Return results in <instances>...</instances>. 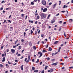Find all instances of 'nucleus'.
<instances>
[{
    "label": "nucleus",
    "mask_w": 73,
    "mask_h": 73,
    "mask_svg": "<svg viewBox=\"0 0 73 73\" xmlns=\"http://www.w3.org/2000/svg\"><path fill=\"white\" fill-rule=\"evenodd\" d=\"M19 45H20V43H18V44H17L16 45V46H17Z\"/></svg>",
    "instance_id": "cd10ccee"
},
{
    "label": "nucleus",
    "mask_w": 73,
    "mask_h": 73,
    "mask_svg": "<svg viewBox=\"0 0 73 73\" xmlns=\"http://www.w3.org/2000/svg\"><path fill=\"white\" fill-rule=\"evenodd\" d=\"M58 42V41H56L55 42V44H57Z\"/></svg>",
    "instance_id": "5701e85b"
},
{
    "label": "nucleus",
    "mask_w": 73,
    "mask_h": 73,
    "mask_svg": "<svg viewBox=\"0 0 73 73\" xmlns=\"http://www.w3.org/2000/svg\"><path fill=\"white\" fill-rule=\"evenodd\" d=\"M50 70V72H53V69H51Z\"/></svg>",
    "instance_id": "58836bf2"
},
{
    "label": "nucleus",
    "mask_w": 73,
    "mask_h": 73,
    "mask_svg": "<svg viewBox=\"0 0 73 73\" xmlns=\"http://www.w3.org/2000/svg\"><path fill=\"white\" fill-rule=\"evenodd\" d=\"M3 46H2L1 47V49H3Z\"/></svg>",
    "instance_id": "0e129e2a"
},
{
    "label": "nucleus",
    "mask_w": 73,
    "mask_h": 73,
    "mask_svg": "<svg viewBox=\"0 0 73 73\" xmlns=\"http://www.w3.org/2000/svg\"><path fill=\"white\" fill-rule=\"evenodd\" d=\"M47 11V9L45 8L43 9V12H46Z\"/></svg>",
    "instance_id": "39448f33"
},
{
    "label": "nucleus",
    "mask_w": 73,
    "mask_h": 73,
    "mask_svg": "<svg viewBox=\"0 0 73 73\" xmlns=\"http://www.w3.org/2000/svg\"><path fill=\"white\" fill-rule=\"evenodd\" d=\"M4 1H3L1 2V3H4Z\"/></svg>",
    "instance_id": "69168bd1"
},
{
    "label": "nucleus",
    "mask_w": 73,
    "mask_h": 73,
    "mask_svg": "<svg viewBox=\"0 0 73 73\" xmlns=\"http://www.w3.org/2000/svg\"><path fill=\"white\" fill-rule=\"evenodd\" d=\"M38 70H36L34 71V72H35V73H36L37 72H38Z\"/></svg>",
    "instance_id": "4468645a"
},
{
    "label": "nucleus",
    "mask_w": 73,
    "mask_h": 73,
    "mask_svg": "<svg viewBox=\"0 0 73 73\" xmlns=\"http://www.w3.org/2000/svg\"><path fill=\"white\" fill-rule=\"evenodd\" d=\"M66 7V5H64V7H63V8H65Z\"/></svg>",
    "instance_id": "a19ab883"
},
{
    "label": "nucleus",
    "mask_w": 73,
    "mask_h": 73,
    "mask_svg": "<svg viewBox=\"0 0 73 73\" xmlns=\"http://www.w3.org/2000/svg\"><path fill=\"white\" fill-rule=\"evenodd\" d=\"M40 54V56H39L38 57L39 58H40V57L41 56H42V53L41 52H38V54Z\"/></svg>",
    "instance_id": "7ed1b4c3"
},
{
    "label": "nucleus",
    "mask_w": 73,
    "mask_h": 73,
    "mask_svg": "<svg viewBox=\"0 0 73 73\" xmlns=\"http://www.w3.org/2000/svg\"><path fill=\"white\" fill-rule=\"evenodd\" d=\"M21 49V46H19V48H18L19 50H20V49Z\"/></svg>",
    "instance_id": "dca6fc26"
},
{
    "label": "nucleus",
    "mask_w": 73,
    "mask_h": 73,
    "mask_svg": "<svg viewBox=\"0 0 73 73\" xmlns=\"http://www.w3.org/2000/svg\"><path fill=\"white\" fill-rule=\"evenodd\" d=\"M40 16L41 17L42 19H45V17H46V14H44L43 13H42L40 15Z\"/></svg>",
    "instance_id": "f257e3e1"
},
{
    "label": "nucleus",
    "mask_w": 73,
    "mask_h": 73,
    "mask_svg": "<svg viewBox=\"0 0 73 73\" xmlns=\"http://www.w3.org/2000/svg\"><path fill=\"white\" fill-rule=\"evenodd\" d=\"M16 47V46H13V48H15Z\"/></svg>",
    "instance_id": "ea45409f"
},
{
    "label": "nucleus",
    "mask_w": 73,
    "mask_h": 73,
    "mask_svg": "<svg viewBox=\"0 0 73 73\" xmlns=\"http://www.w3.org/2000/svg\"><path fill=\"white\" fill-rule=\"evenodd\" d=\"M42 4L44 5H46V1L44 0L42 1Z\"/></svg>",
    "instance_id": "f03ea898"
},
{
    "label": "nucleus",
    "mask_w": 73,
    "mask_h": 73,
    "mask_svg": "<svg viewBox=\"0 0 73 73\" xmlns=\"http://www.w3.org/2000/svg\"><path fill=\"white\" fill-rule=\"evenodd\" d=\"M18 41H19V40H17L16 41H15V44H17V42H18Z\"/></svg>",
    "instance_id": "a211bd4d"
},
{
    "label": "nucleus",
    "mask_w": 73,
    "mask_h": 73,
    "mask_svg": "<svg viewBox=\"0 0 73 73\" xmlns=\"http://www.w3.org/2000/svg\"><path fill=\"white\" fill-rule=\"evenodd\" d=\"M54 7H55V4H54V6H52V8L53 9L54 8Z\"/></svg>",
    "instance_id": "473e14b6"
},
{
    "label": "nucleus",
    "mask_w": 73,
    "mask_h": 73,
    "mask_svg": "<svg viewBox=\"0 0 73 73\" xmlns=\"http://www.w3.org/2000/svg\"><path fill=\"white\" fill-rule=\"evenodd\" d=\"M29 61H30V60H29V59H28L27 60H26V62L27 63H28L29 62Z\"/></svg>",
    "instance_id": "ddd939ff"
},
{
    "label": "nucleus",
    "mask_w": 73,
    "mask_h": 73,
    "mask_svg": "<svg viewBox=\"0 0 73 73\" xmlns=\"http://www.w3.org/2000/svg\"><path fill=\"white\" fill-rule=\"evenodd\" d=\"M43 52H46V51H45V50H43Z\"/></svg>",
    "instance_id": "e433bc0d"
},
{
    "label": "nucleus",
    "mask_w": 73,
    "mask_h": 73,
    "mask_svg": "<svg viewBox=\"0 0 73 73\" xmlns=\"http://www.w3.org/2000/svg\"><path fill=\"white\" fill-rule=\"evenodd\" d=\"M62 65H64V64L63 63H60V64L62 65Z\"/></svg>",
    "instance_id": "bf43d9fd"
},
{
    "label": "nucleus",
    "mask_w": 73,
    "mask_h": 73,
    "mask_svg": "<svg viewBox=\"0 0 73 73\" xmlns=\"http://www.w3.org/2000/svg\"><path fill=\"white\" fill-rule=\"evenodd\" d=\"M29 23H33V21L29 20Z\"/></svg>",
    "instance_id": "9d476101"
},
{
    "label": "nucleus",
    "mask_w": 73,
    "mask_h": 73,
    "mask_svg": "<svg viewBox=\"0 0 73 73\" xmlns=\"http://www.w3.org/2000/svg\"><path fill=\"white\" fill-rule=\"evenodd\" d=\"M5 54H2V57H4L5 56Z\"/></svg>",
    "instance_id": "3c124183"
},
{
    "label": "nucleus",
    "mask_w": 73,
    "mask_h": 73,
    "mask_svg": "<svg viewBox=\"0 0 73 73\" xmlns=\"http://www.w3.org/2000/svg\"><path fill=\"white\" fill-rule=\"evenodd\" d=\"M21 69L22 70H23V65H22L21 66Z\"/></svg>",
    "instance_id": "6e6552de"
},
{
    "label": "nucleus",
    "mask_w": 73,
    "mask_h": 73,
    "mask_svg": "<svg viewBox=\"0 0 73 73\" xmlns=\"http://www.w3.org/2000/svg\"><path fill=\"white\" fill-rule=\"evenodd\" d=\"M61 30V28H60L59 29V31H60Z\"/></svg>",
    "instance_id": "603ef678"
},
{
    "label": "nucleus",
    "mask_w": 73,
    "mask_h": 73,
    "mask_svg": "<svg viewBox=\"0 0 73 73\" xmlns=\"http://www.w3.org/2000/svg\"><path fill=\"white\" fill-rule=\"evenodd\" d=\"M11 51L13 53H14L15 52V50L14 49H12L11 50Z\"/></svg>",
    "instance_id": "20e7f679"
},
{
    "label": "nucleus",
    "mask_w": 73,
    "mask_h": 73,
    "mask_svg": "<svg viewBox=\"0 0 73 73\" xmlns=\"http://www.w3.org/2000/svg\"><path fill=\"white\" fill-rule=\"evenodd\" d=\"M64 58H68V56H65L64 57Z\"/></svg>",
    "instance_id": "4c0bfd02"
},
{
    "label": "nucleus",
    "mask_w": 73,
    "mask_h": 73,
    "mask_svg": "<svg viewBox=\"0 0 73 73\" xmlns=\"http://www.w3.org/2000/svg\"><path fill=\"white\" fill-rule=\"evenodd\" d=\"M10 9V7H9L7 8L6 9V10H7L8 9Z\"/></svg>",
    "instance_id": "5fc2aeb1"
},
{
    "label": "nucleus",
    "mask_w": 73,
    "mask_h": 73,
    "mask_svg": "<svg viewBox=\"0 0 73 73\" xmlns=\"http://www.w3.org/2000/svg\"><path fill=\"white\" fill-rule=\"evenodd\" d=\"M21 41L22 42H24V40L23 39H22L21 40Z\"/></svg>",
    "instance_id": "f704fd0d"
},
{
    "label": "nucleus",
    "mask_w": 73,
    "mask_h": 73,
    "mask_svg": "<svg viewBox=\"0 0 73 73\" xmlns=\"http://www.w3.org/2000/svg\"><path fill=\"white\" fill-rule=\"evenodd\" d=\"M61 47H59V48L58 49V52H60V50L61 49Z\"/></svg>",
    "instance_id": "aec40b11"
},
{
    "label": "nucleus",
    "mask_w": 73,
    "mask_h": 73,
    "mask_svg": "<svg viewBox=\"0 0 73 73\" xmlns=\"http://www.w3.org/2000/svg\"><path fill=\"white\" fill-rule=\"evenodd\" d=\"M54 60V59H52V61H54V60Z\"/></svg>",
    "instance_id": "774afa93"
},
{
    "label": "nucleus",
    "mask_w": 73,
    "mask_h": 73,
    "mask_svg": "<svg viewBox=\"0 0 73 73\" xmlns=\"http://www.w3.org/2000/svg\"><path fill=\"white\" fill-rule=\"evenodd\" d=\"M33 48L34 50L36 49V46H33Z\"/></svg>",
    "instance_id": "1a4fd4ad"
},
{
    "label": "nucleus",
    "mask_w": 73,
    "mask_h": 73,
    "mask_svg": "<svg viewBox=\"0 0 73 73\" xmlns=\"http://www.w3.org/2000/svg\"><path fill=\"white\" fill-rule=\"evenodd\" d=\"M29 45H30V46H32V43L30 42L29 43Z\"/></svg>",
    "instance_id": "a878e982"
},
{
    "label": "nucleus",
    "mask_w": 73,
    "mask_h": 73,
    "mask_svg": "<svg viewBox=\"0 0 73 73\" xmlns=\"http://www.w3.org/2000/svg\"><path fill=\"white\" fill-rule=\"evenodd\" d=\"M6 66H7V67H9V65H8L7 64H6Z\"/></svg>",
    "instance_id": "6e6d98bb"
},
{
    "label": "nucleus",
    "mask_w": 73,
    "mask_h": 73,
    "mask_svg": "<svg viewBox=\"0 0 73 73\" xmlns=\"http://www.w3.org/2000/svg\"><path fill=\"white\" fill-rule=\"evenodd\" d=\"M61 12H62V13H65V11H61Z\"/></svg>",
    "instance_id": "8fccbe9b"
},
{
    "label": "nucleus",
    "mask_w": 73,
    "mask_h": 73,
    "mask_svg": "<svg viewBox=\"0 0 73 73\" xmlns=\"http://www.w3.org/2000/svg\"><path fill=\"white\" fill-rule=\"evenodd\" d=\"M59 23H60V24H62V21H60L59 22Z\"/></svg>",
    "instance_id": "49530a36"
},
{
    "label": "nucleus",
    "mask_w": 73,
    "mask_h": 73,
    "mask_svg": "<svg viewBox=\"0 0 73 73\" xmlns=\"http://www.w3.org/2000/svg\"><path fill=\"white\" fill-rule=\"evenodd\" d=\"M27 58H26L25 60V62H26V61H27Z\"/></svg>",
    "instance_id": "79ce46f5"
},
{
    "label": "nucleus",
    "mask_w": 73,
    "mask_h": 73,
    "mask_svg": "<svg viewBox=\"0 0 73 73\" xmlns=\"http://www.w3.org/2000/svg\"><path fill=\"white\" fill-rule=\"evenodd\" d=\"M52 2H50L49 3L48 5H52Z\"/></svg>",
    "instance_id": "4be33fe9"
},
{
    "label": "nucleus",
    "mask_w": 73,
    "mask_h": 73,
    "mask_svg": "<svg viewBox=\"0 0 73 73\" xmlns=\"http://www.w3.org/2000/svg\"><path fill=\"white\" fill-rule=\"evenodd\" d=\"M28 60H30V61H31V58H30V56L29 55L28 56Z\"/></svg>",
    "instance_id": "f8f14e48"
},
{
    "label": "nucleus",
    "mask_w": 73,
    "mask_h": 73,
    "mask_svg": "<svg viewBox=\"0 0 73 73\" xmlns=\"http://www.w3.org/2000/svg\"><path fill=\"white\" fill-rule=\"evenodd\" d=\"M48 49L49 51H51L52 50V49L50 47H49Z\"/></svg>",
    "instance_id": "9b49d317"
},
{
    "label": "nucleus",
    "mask_w": 73,
    "mask_h": 73,
    "mask_svg": "<svg viewBox=\"0 0 73 73\" xmlns=\"http://www.w3.org/2000/svg\"><path fill=\"white\" fill-rule=\"evenodd\" d=\"M47 68H48V66H46L44 68L45 70H46V69H47Z\"/></svg>",
    "instance_id": "72a5a7b5"
},
{
    "label": "nucleus",
    "mask_w": 73,
    "mask_h": 73,
    "mask_svg": "<svg viewBox=\"0 0 73 73\" xmlns=\"http://www.w3.org/2000/svg\"><path fill=\"white\" fill-rule=\"evenodd\" d=\"M7 52H9V50L8 49H7Z\"/></svg>",
    "instance_id": "4d7b16f0"
},
{
    "label": "nucleus",
    "mask_w": 73,
    "mask_h": 73,
    "mask_svg": "<svg viewBox=\"0 0 73 73\" xmlns=\"http://www.w3.org/2000/svg\"><path fill=\"white\" fill-rule=\"evenodd\" d=\"M39 62V59H37V61H36L35 62L36 63H38Z\"/></svg>",
    "instance_id": "412c9836"
},
{
    "label": "nucleus",
    "mask_w": 73,
    "mask_h": 73,
    "mask_svg": "<svg viewBox=\"0 0 73 73\" xmlns=\"http://www.w3.org/2000/svg\"><path fill=\"white\" fill-rule=\"evenodd\" d=\"M44 35H43V34L41 35V37H44Z\"/></svg>",
    "instance_id": "de8ad7c7"
},
{
    "label": "nucleus",
    "mask_w": 73,
    "mask_h": 73,
    "mask_svg": "<svg viewBox=\"0 0 73 73\" xmlns=\"http://www.w3.org/2000/svg\"><path fill=\"white\" fill-rule=\"evenodd\" d=\"M5 61V57H3V60H2V62H3L4 61Z\"/></svg>",
    "instance_id": "423d86ee"
},
{
    "label": "nucleus",
    "mask_w": 73,
    "mask_h": 73,
    "mask_svg": "<svg viewBox=\"0 0 73 73\" xmlns=\"http://www.w3.org/2000/svg\"><path fill=\"white\" fill-rule=\"evenodd\" d=\"M0 67H1V68H3V65L1 64H0Z\"/></svg>",
    "instance_id": "f3484780"
},
{
    "label": "nucleus",
    "mask_w": 73,
    "mask_h": 73,
    "mask_svg": "<svg viewBox=\"0 0 73 73\" xmlns=\"http://www.w3.org/2000/svg\"><path fill=\"white\" fill-rule=\"evenodd\" d=\"M69 69H73V66L70 67H69Z\"/></svg>",
    "instance_id": "c756f323"
},
{
    "label": "nucleus",
    "mask_w": 73,
    "mask_h": 73,
    "mask_svg": "<svg viewBox=\"0 0 73 73\" xmlns=\"http://www.w3.org/2000/svg\"><path fill=\"white\" fill-rule=\"evenodd\" d=\"M25 35H26V33L25 32H24V36H25Z\"/></svg>",
    "instance_id": "7c9ffc66"
},
{
    "label": "nucleus",
    "mask_w": 73,
    "mask_h": 73,
    "mask_svg": "<svg viewBox=\"0 0 73 73\" xmlns=\"http://www.w3.org/2000/svg\"><path fill=\"white\" fill-rule=\"evenodd\" d=\"M51 65H52V66H55V63H54L52 64H51Z\"/></svg>",
    "instance_id": "393cba45"
},
{
    "label": "nucleus",
    "mask_w": 73,
    "mask_h": 73,
    "mask_svg": "<svg viewBox=\"0 0 73 73\" xmlns=\"http://www.w3.org/2000/svg\"><path fill=\"white\" fill-rule=\"evenodd\" d=\"M32 62H34L35 61V59H33V60H32Z\"/></svg>",
    "instance_id": "c03bdc74"
},
{
    "label": "nucleus",
    "mask_w": 73,
    "mask_h": 73,
    "mask_svg": "<svg viewBox=\"0 0 73 73\" xmlns=\"http://www.w3.org/2000/svg\"><path fill=\"white\" fill-rule=\"evenodd\" d=\"M15 62H18V61H17V60H15Z\"/></svg>",
    "instance_id": "13d9d810"
},
{
    "label": "nucleus",
    "mask_w": 73,
    "mask_h": 73,
    "mask_svg": "<svg viewBox=\"0 0 73 73\" xmlns=\"http://www.w3.org/2000/svg\"><path fill=\"white\" fill-rule=\"evenodd\" d=\"M59 15V13H58L57 14H56V16H58Z\"/></svg>",
    "instance_id": "864d4df0"
},
{
    "label": "nucleus",
    "mask_w": 73,
    "mask_h": 73,
    "mask_svg": "<svg viewBox=\"0 0 73 73\" xmlns=\"http://www.w3.org/2000/svg\"><path fill=\"white\" fill-rule=\"evenodd\" d=\"M35 27H33V31H35Z\"/></svg>",
    "instance_id": "e2e57ef3"
},
{
    "label": "nucleus",
    "mask_w": 73,
    "mask_h": 73,
    "mask_svg": "<svg viewBox=\"0 0 73 73\" xmlns=\"http://www.w3.org/2000/svg\"><path fill=\"white\" fill-rule=\"evenodd\" d=\"M38 22L37 21H36L35 23V24H37Z\"/></svg>",
    "instance_id": "338daca9"
},
{
    "label": "nucleus",
    "mask_w": 73,
    "mask_h": 73,
    "mask_svg": "<svg viewBox=\"0 0 73 73\" xmlns=\"http://www.w3.org/2000/svg\"><path fill=\"white\" fill-rule=\"evenodd\" d=\"M37 19H39L40 18V16H37Z\"/></svg>",
    "instance_id": "bb28decb"
},
{
    "label": "nucleus",
    "mask_w": 73,
    "mask_h": 73,
    "mask_svg": "<svg viewBox=\"0 0 73 73\" xmlns=\"http://www.w3.org/2000/svg\"><path fill=\"white\" fill-rule=\"evenodd\" d=\"M8 21L9 22H10V23H11V21H10V20H8Z\"/></svg>",
    "instance_id": "052dcab7"
},
{
    "label": "nucleus",
    "mask_w": 73,
    "mask_h": 73,
    "mask_svg": "<svg viewBox=\"0 0 73 73\" xmlns=\"http://www.w3.org/2000/svg\"><path fill=\"white\" fill-rule=\"evenodd\" d=\"M31 4L32 5H34V3H33V2H31Z\"/></svg>",
    "instance_id": "c9c22d12"
},
{
    "label": "nucleus",
    "mask_w": 73,
    "mask_h": 73,
    "mask_svg": "<svg viewBox=\"0 0 73 73\" xmlns=\"http://www.w3.org/2000/svg\"><path fill=\"white\" fill-rule=\"evenodd\" d=\"M58 62H56V63H55V65H57V64H58Z\"/></svg>",
    "instance_id": "37998d69"
},
{
    "label": "nucleus",
    "mask_w": 73,
    "mask_h": 73,
    "mask_svg": "<svg viewBox=\"0 0 73 73\" xmlns=\"http://www.w3.org/2000/svg\"><path fill=\"white\" fill-rule=\"evenodd\" d=\"M55 21L54 19H53V20L51 21L52 24H53V23H54Z\"/></svg>",
    "instance_id": "0eeeda50"
},
{
    "label": "nucleus",
    "mask_w": 73,
    "mask_h": 73,
    "mask_svg": "<svg viewBox=\"0 0 73 73\" xmlns=\"http://www.w3.org/2000/svg\"><path fill=\"white\" fill-rule=\"evenodd\" d=\"M66 22H65L63 23V24H66Z\"/></svg>",
    "instance_id": "680f3d73"
},
{
    "label": "nucleus",
    "mask_w": 73,
    "mask_h": 73,
    "mask_svg": "<svg viewBox=\"0 0 73 73\" xmlns=\"http://www.w3.org/2000/svg\"><path fill=\"white\" fill-rule=\"evenodd\" d=\"M69 21L70 22H72V21H73V20L72 19H70V20H69Z\"/></svg>",
    "instance_id": "6ab92c4d"
},
{
    "label": "nucleus",
    "mask_w": 73,
    "mask_h": 73,
    "mask_svg": "<svg viewBox=\"0 0 73 73\" xmlns=\"http://www.w3.org/2000/svg\"><path fill=\"white\" fill-rule=\"evenodd\" d=\"M59 5H60V4H61V1H59Z\"/></svg>",
    "instance_id": "c85d7f7f"
},
{
    "label": "nucleus",
    "mask_w": 73,
    "mask_h": 73,
    "mask_svg": "<svg viewBox=\"0 0 73 73\" xmlns=\"http://www.w3.org/2000/svg\"><path fill=\"white\" fill-rule=\"evenodd\" d=\"M41 73H44V70H43L42 71Z\"/></svg>",
    "instance_id": "a18cd8bd"
},
{
    "label": "nucleus",
    "mask_w": 73,
    "mask_h": 73,
    "mask_svg": "<svg viewBox=\"0 0 73 73\" xmlns=\"http://www.w3.org/2000/svg\"><path fill=\"white\" fill-rule=\"evenodd\" d=\"M32 69L33 70H35V67H32Z\"/></svg>",
    "instance_id": "b1692460"
},
{
    "label": "nucleus",
    "mask_w": 73,
    "mask_h": 73,
    "mask_svg": "<svg viewBox=\"0 0 73 73\" xmlns=\"http://www.w3.org/2000/svg\"><path fill=\"white\" fill-rule=\"evenodd\" d=\"M50 17V14L48 15V16L47 18V19H49V17Z\"/></svg>",
    "instance_id": "2eb2a0df"
},
{
    "label": "nucleus",
    "mask_w": 73,
    "mask_h": 73,
    "mask_svg": "<svg viewBox=\"0 0 73 73\" xmlns=\"http://www.w3.org/2000/svg\"><path fill=\"white\" fill-rule=\"evenodd\" d=\"M31 35H32V33H33V31H32V30H31Z\"/></svg>",
    "instance_id": "2f4dec72"
},
{
    "label": "nucleus",
    "mask_w": 73,
    "mask_h": 73,
    "mask_svg": "<svg viewBox=\"0 0 73 73\" xmlns=\"http://www.w3.org/2000/svg\"><path fill=\"white\" fill-rule=\"evenodd\" d=\"M17 56H21V54H18Z\"/></svg>",
    "instance_id": "09e8293b"
}]
</instances>
